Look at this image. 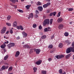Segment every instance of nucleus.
<instances>
[{"mask_svg": "<svg viewBox=\"0 0 74 74\" xmlns=\"http://www.w3.org/2000/svg\"><path fill=\"white\" fill-rule=\"evenodd\" d=\"M49 19H46L44 21V22L43 23V26H46V25H49Z\"/></svg>", "mask_w": 74, "mask_h": 74, "instance_id": "f257e3e1", "label": "nucleus"}, {"mask_svg": "<svg viewBox=\"0 0 74 74\" xmlns=\"http://www.w3.org/2000/svg\"><path fill=\"white\" fill-rule=\"evenodd\" d=\"M8 66H5L4 65H3L2 66V68L1 69V71H3V70H6V69H7L8 68Z\"/></svg>", "mask_w": 74, "mask_h": 74, "instance_id": "f03ea898", "label": "nucleus"}, {"mask_svg": "<svg viewBox=\"0 0 74 74\" xmlns=\"http://www.w3.org/2000/svg\"><path fill=\"white\" fill-rule=\"evenodd\" d=\"M6 30H7V29L6 28V27H4L3 29L1 30V33L2 34H3L5 32V31H6Z\"/></svg>", "mask_w": 74, "mask_h": 74, "instance_id": "7ed1b4c3", "label": "nucleus"}, {"mask_svg": "<svg viewBox=\"0 0 74 74\" xmlns=\"http://www.w3.org/2000/svg\"><path fill=\"white\" fill-rule=\"evenodd\" d=\"M51 4V3L50 2H49L47 3V4H45L44 5H43V7L44 8H47L48 7V5H50Z\"/></svg>", "mask_w": 74, "mask_h": 74, "instance_id": "20e7f679", "label": "nucleus"}, {"mask_svg": "<svg viewBox=\"0 0 74 74\" xmlns=\"http://www.w3.org/2000/svg\"><path fill=\"white\" fill-rule=\"evenodd\" d=\"M34 51H35V52L36 51V53L37 55H38V54L40 53V49H34Z\"/></svg>", "mask_w": 74, "mask_h": 74, "instance_id": "39448f33", "label": "nucleus"}, {"mask_svg": "<svg viewBox=\"0 0 74 74\" xmlns=\"http://www.w3.org/2000/svg\"><path fill=\"white\" fill-rule=\"evenodd\" d=\"M64 57V56L63 55H59L58 56H56V58L58 59H61L63 58Z\"/></svg>", "mask_w": 74, "mask_h": 74, "instance_id": "423d86ee", "label": "nucleus"}, {"mask_svg": "<svg viewBox=\"0 0 74 74\" xmlns=\"http://www.w3.org/2000/svg\"><path fill=\"white\" fill-rule=\"evenodd\" d=\"M71 47L68 48L67 50H66V53H69L71 52Z\"/></svg>", "mask_w": 74, "mask_h": 74, "instance_id": "0eeeda50", "label": "nucleus"}, {"mask_svg": "<svg viewBox=\"0 0 74 74\" xmlns=\"http://www.w3.org/2000/svg\"><path fill=\"white\" fill-rule=\"evenodd\" d=\"M42 62V60H39L36 62V64L37 65H40Z\"/></svg>", "mask_w": 74, "mask_h": 74, "instance_id": "6e6552de", "label": "nucleus"}, {"mask_svg": "<svg viewBox=\"0 0 74 74\" xmlns=\"http://www.w3.org/2000/svg\"><path fill=\"white\" fill-rule=\"evenodd\" d=\"M24 48H30V47L27 45H25L23 46Z\"/></svg>", "mask_w": 74, "mask_h": 74, "instance_id": "1a4fd4ad", "label": "nucleus"}, {"mask_svg": "<svg viewBox=\"0 0 74 74\" xmlns=\"http://www.w3.org/2000/svg\"><path fill=\"white\" fill-rule=\"evenodd\" d=\"M38 9L40 11H42L43 10V8L42 6H39L38 7Z\"/></svg>", "mask_w": 74, "mask_h": 74, "instance_id": "9d476101", "label": "nucleus"}, {"mask_svg": "<svg viewBox=\"0 0 74 74\" xmlns=\"http://www.w3.org/2000/svg\"><path fill=\"white\" fill-rule=\"evenodd\" d=\"M17 29H21V30H23V28L22 26H19L17 27Z\"/></svg>", "mask_w": 74, "mask_h": 74, "instance_id": "9b49d317", "label": "nucleus"}, {"mask_svg": "<svg viewBox=\"0 0 74 74\" xmlns=\"http://www.w3.org/2000/svg\"><path fill=\"white\" fill-rule=\"evenodd\" d=\"M63 21V18H59L57 20V22L58 23H60Z\"/></svg>", "mask_w": 74, "mask_h": 74, "instance_id": "f8f14e48", "label": "nucleus"}, {"mask_svg": "<svg viewBox=\"0 0 74 74\" xmlns=\"http://www.w3.org/2000/svg\"><path fill=\"white\" fill-rule=\"evenodd\" d=\"M13 27H16L17 26V22L15 21H14L13 24Z\"/></svg>", "mask_w": 74, "mask_h": 74, "instance_id": "ddd939ff", "label": "nucleus"}, {"mask_svg": "<svg viewBox=\"0 0 74 74\" xmlns=\"http://www.w3.org/2000/svg\"><path fill=\"white\" fill-rule=\"evenodd\" d=\"M63 27V25L62 24H60L58 26V29H62Z\"/></svg>", "mask_w": 74, "mask_h": 74, "instance_id": "4468645a", "label": "nucleus"}, {"mask_svg": "<svg viewBox=\"0 0 74 74\" xmlns=\"http://www.w3.org/2000/svg\"><path fill=\"white\" fill-rule=\"evenodd\" d=\"M20 54V52L19 51H17L16 53V54L15 55V57H18L19 55V54Z\"/></svg>", "mask_w": 74, "mask_h": 74, "instance_id": "2eb2a0df", "label": "nucleus"}, {"mask_svg": "<svg viewBox=\"0 0 74 74\" xmlns=\"http://www.w3.org/2000/svg\"><path fill=\"white\" fill-rule=\"evenodd\" d=\"M22 34L23 36V37H27V34L25 33V32H23L22 33Z\"/></svg>", "mask_w": 74, "mask_h": 74, "instance_id": "dca6fc26", "label": "nucleus"}, {"mask_svg": "<svg viewBox=\"0 0 74 74\" xmlns=\"http://www.w3.org/2000/svg\"><path fill=\"white\" fill-rule=\"evenodd\" d=\"M5 47H6V45L5 44H3V45L1 46V48L2 49H4V48H5Z\"/></svg>", "mask_w": 74, "mask_h": 74, "instance_id": "f3484780", "label": "nucleus"}, {"mask_svg": "<svg viewBox=\"0 0 74 74\" xmlns=\"http://www.w3.org/2000/svg\"><path fill=\"white\" fill-rule=\"evenodd\" d=\"M15 45V43H11L9 45V47L10 48L11 47H14Z\"/></svg>", "mask_w": 74, "mask_h": 74, "instance_id": "a211bd4d", "label": "nucleus"}, {"mask_svg": "<svg viewBox=\"0 0 74 74\" xmlns=\"http://www.w3.org/2000/svg\"><path fill=\"white\" fill-rule=\"evenodd\" d=\"M9 56H8V55H6L4 58V60H6L7 59H8V57Z\"/></svg>", "mask_w": 74, "mask_h": 74, "instance_id": "6ab92c4d", "label": "nucleus"}, {"mask_svg": "<svg viewBox=\"0 0 74 74\" xmlns=\"http://www.w3.org/2000/svg\"><path fill=\"white\" fill-rule=\"evenodd\" d=\"M47 37V36L45 35H42L41 37V38L42 39H45V38H46Z\"/></svg>", "mask_w": 74, "mask_h": 74, "instance_id": "aec40b11", "label": "nucleus"}, {"mask_svg": "<svg viewBox=\"0 0 74 74\" xmlns=\"http://www.w3.org/2000/svg\"><path fill=\"white\" fill-rule=\"evenodd\" d=\"M71 54H69L67 55L66 56V59H68L69 58V57L71 56Z\"/></svg>", "mask_w": 74, "mask_h": 74, "instance_id": "412c9836", "label": "nucleus"}, {"mask_svg": "<svg viewBox=\"0 0 74 74\" xmlns=\"http://www.w3.org/2000/svg\"><path fill=\"white\" fill-rule=\"evenodd\" d=\"M31 6V5H28L27 6H26L25 7L27 9H29L30 8V7Z\"/></svg>", "mask_w": 74, "mask_h": 74, "instance_id": "4be33fe9", "label": "nucleus"}, {"mask_svg": "<svg viewBox=\"0 0 74 74\" xmlns=\"http://www.w3.org/2000/svg\"><path fill=\"white\" fill-rule=\"evenodd\" d=\"M60 74H63V71L62 69H60L59 71Z\"/></svg>", "mask_w": 74, "mask_h": 74, "instance_id": "5701e85b", "label": "nucleus"}, {"mask_svg": "<svg viewBox=\"0 0 74 74\" xmlns=\"http://www.w3.org/2000/svg\"><path fill=\"white\" fill-rule=\"evenodd\" d=\"M36 5H42L41 3L38 1L37 2V3H36Z\"/></svg>", "mask_w": 74, "mask_h": 74, "instance_id": "b1692460", "label": "nucleus"}, {"mask_svg": "<svg viewBox=\"0 0 74 74\" xmlns=\"http://www.w3.org/2000/svg\"><path fill=\"white\" fill-rule=\"evenodd\" d=\"M11 18V16L10 15L8 16L7 18V20H8V21H9V20H10Z\"/></svg>", "mask_w": 74, "mask_h": 74, "instance_id": "393cba45", "label": "nucleus"}, {"mask_svg": "<svg viewBox=\"0 0 74 74\" xmlns=\"http://www.w3.org/2000/svg\"><path fill=\"white\" fill-rule=\"evenodd\" d=\"M34 16V15H33V14L32 13H31L29 14V17L30 18H33V16Z\"/></svg>", "mask_w": 74, "mask_h": 74, "instance_id": "a878e982", "label": "nucleus"}, {"mask_svg": "<svg viewBox=\"0 0 74 74\" xmlns=\"http://www.w3.org/2000/svg\"><path fill=\"white\" fill-rule=\"evenodd\" d=\"M64 36H66V37H67L68 36H69V33L67 32H65L64 33Z\"/></svg>", "mask_w": 74, "mask_h": 74, "instance_id": "bb28decb", "label": "nucleus"}, {"mask_svg": "<svg viewBox=\"0 0 74 74\" xmlns=\"http://www.w3.org/2000/svg\"><path fill=\"white\" fill-rule=\"evenodd\" d=\"M62 47H63V44L62 43H60L59 45V47L60 48H62Z\"/></svg>", "mask_w": 74, "mask_h": 74, "instance_id": "cd10ccee", "label": "nucleus"}, {"mask_svg": "<svg viewBox=\"0 0 74 74\" xmlns=\"http://www.w3.org/2000/svg\"><path fill=\"white\" fill-rule=\"evenodd\" d=\"M53 45H49V46H48V48H50V49H51V48H53Z\"/></svg>", "mask_w": 74, "mask_h": 74, "instance_id": "c85d7f7f", "label": "nucleus"}, {"mask_svg": "<svg viewBox=\"0 0 74 74\" xmlns=\"http://www.w3.org/2000/svg\"><path fill=\"white\" fill-rule=\"evenodd\" d=\"M52 22H53V19L51 18L50 20V25H52Z\"/></svg>", "mask_w": 74, "mask_h": 74, "instance_id": "c756f323", "label": "nucleus"}, {"mask_svg": "<svg viewBox=\"0 0 74 74\" xmlns=\"http://www.w3.org/2000/svg\"><path fill=\"white\" fill-rule=\"evenodd\" d=\"M41 73L42 74H46L47 73V71H42Z\"/></svg>", "mask_w": 74, "mask_h": 74, "instance_id": "7c9ffc66", "label": "nucleus"}, {"mask_svg": "<svg viewBox=\"0 0 74 74\" xmlns=\"http://www.w3.org/2000/svg\"><path fill=\"white\" fill-rule=\"evenodd\" d=\"M12 70V67L11 66L8 69V71H11Z\"/></svg>", "mask_w": 74, "mask_h": 74, "instance_id": "2f4dec72", "label": "nucleus"}, {"mask_svg": "<svg viewBox=\"0 0 74 74\" xmlns=\"http://www.w3.org/2000/svg\"><path fill=\"white\" fill-rule=\"evenodd\" d=\"M6 25H7V26H11V23H6Z\"/></svg>", "mask_w": 74, "mask_h": 74, "instance_id": "473e14b6", "label": "nucleus"}, {"mask_svg": "<svg viewBox=\"0 0 74 74\" xmlns=\"http://www.w3.org/2000/svg\"><path fill=\"white\" fill-rule=\"evenodd\" d=\"M11 2L13 3H14L15 4V0H9Z\"/></svg>", "mask_w": 74, "mask_h": 74, "instance_id": "72a5a7b5", "label": "nucleus"}, {"mask_svg": "<svg viewBox=\"0 0 74 74\" xmlns=\"http://www.w3.org/2000/svg\"><path fill=\"white\" fill-rule=\"evenodd\" d=\"M44 30L45 32H48L49 31V30H48V29L47 28H45L44 29Z\"/></svg>", "mask_w": 74, "mask_h": 74, "instance_id": "f704fd0d", "label": "nucleus"}, {"mask_svg": "<svg viewBox=\"0 0 74 74\" xmlns=\"http://www.w3.org/2000/svg\"><path fill=\"white\" fill-rule=\"evenodd\" d=\"M52 13L53 15V16H55V15H56V12H52Z\"/></svg>", "mask_w": 74, "mask_h": 74, "instance_id": "c9c22d12", "label": "nucleus"}, {"mask_svg": "<svg viewBox=\"0 0 74 74\" xmlns=\"http://www.w3.org/2000/svg\"><path fill=\"white\" fill-rule=\"evenodd\" d=\"M71 51L72 52H74V48L73 47H71Z\"/></svg>", "mask_w": 74, "mask_h": 74, "instance_id": "e433bc0d", "label": "nucleus"}, {"mask_svg": "<svg viewBox=\"0 0 74 74\" xmlns=\"http://www.w3.org/2000/svg\"><path fill=\"white\" fill-rule=\"evenodd\" d=\"M33 52V49H32L29 52V53L30 54L31 53H32Z\"/></svg>", "mask_w": 74, "mask_h": 74, "instance_id": "4c0bfd02", "label": "nucleus"}, {"mask_svg": "<svg viewBox=\"0 0 74 74\" xmlns=\"http://www.w3.org/2000/svg\"><path fill=\"white\" fill-rule=\"evenodd\" d=\"M65 42H66V43H68L69 44H70V42L69 40H67L65 41Z\"/></svg>", "mask_w": 74, "mask_h": 74, "instance_id": "58836bf2", "label": "nucleus"}, {"mask_svg": "<svg viewBox=\"0 0 74 74\" xmlns=\"http://www.w3.org/2000/svg\"><path fill=\"white\" fill-rule=\"evenodd\" d=\"M73 10V8H69L68 9V11H72Z\"/></svg>", "mask_w": 74, "mask_h": 74, "instance_id": "ea45409f", "label": "nucleus"}, {"mask_svg": "<svg viewBox=\"0 0 74 74\" xmlns=\"http://www.w3.org/2000/svg\"><path fill=\"white\" fill-rule=\"evenodd\" d=\"M18 11H19V12H21L23 13V11L22 10H18Z\"/></svg>", "mask_w": 74, "mask_h": 74, "instance_id": "a19ab883", "label": "nucleus"}, {"mask_svg": "<svg viewBox=\"0 0 74 74\" xmlns=\"http://www.w3.org/2000/svg\"><path fill=\"white\" fill-rule=\"evenodd\" d=\"M33 26L34 28H36V26H37V25H36V24H34Z\"/></svg>", "mask_w": 74, "mask_h": 74, "instance_id": "79ce46f5", "label": "nucleus"}, {"mask_svg": "<svg viewBox=\"0 0 74 74\" xmlns=\"http://www.w3.org/2000/svg\"><path fill=\"white\" fill-rule=\"evenodd\" d=\"M61 14V12H59L58 13V17H59V16H60V14Z\"/></svg>", "mask_w": 74, "mask_h": 74, "instance_id": "37998d69", "label": "nucleus"}, {"mask_svg": "<svg viewBox=\"0 0 74 74\" xmlns=\"http://www.w3.org/2000/svg\"><path fill=\"white\" fill-rule=\"evenodd\" d=\"M33 70L35 73V72L36 71V70H37V68H36V67H34L33 68Z\"/></svg>", "mask_w": 74, "mask_h": 74, "instance_id": "c03bdc74", "label": "nucleus"}, {"mask_svg": "<svg viewBox=\"0 0 74 74\" xmlns=\"http://www.w3.org/2000/svg\"><path fill=\"white\" fill-rule=\"evenodd\" d=\"M11 5H12L13 7H14V8H17L16 6H15V5H14L12 4H11Z\"/></svg>", "mask_w": 74, "mask_h": 74, "instance_id": "a18cd8bd", "label": "nucleus"}, {"mask_svg": "<svg viewBox=\"0 0 74 74\" xmlns=\"http://www.w3.org/2000/svg\"><path fill=\"white\" fill-rule=\"evenodd\" d=\"M36 14H39V12H38V10H36Z\"/></svg>", "mask_w": 74, "mask_h": 74, "instance_id": "49530a36", "label": "nucleus"}, {"mask_svg": "<svg viewBox=\"0 0 74 74\" xmlns=\"http://www.w3.org/2000/svg\"><path fill=\"white\" fill-rule=\"evenodd\" d=\"M48 60L49 61H51V60H52V58H49L48 59Z\"/></svg>", "mask_w": 74, "mask_h": 74, "instance_id": "de8ad7c7", "label": "nucleus"}, {"mask_svg": "<svg viewBox=\"0 0 74 74\" xmlns=\"http://www.w3.org/2000/svg\"><path fill=\"white\" fill-rule=\"evenodd\" d=\"M53 15V13L51 12L50 14V16H52Z\"/></svg>", "mask_w": 74, "mask_h": 74, "instance_id": "09e8293b", "label": "nucleus"}, {"mask_svg": "<svg viewBox=\"0 0 74 74\" xmlns=\"http://www.w3.org/2000/svg\"><path fill=\"white\" fill-rule=\"evenodd\" d=\"M39 29H41L42 28V26L41 25H40L39 27Z\"/></svg>", "mask_w": 74, "mask_h": 74, "instance_id": "8fccbe9b", "label": "nucleus"}, {"mask_svg": "<svg viewBox=\"0 0 74 74\" xmlns=\"http://www.w3.org/2000/svg\"><path fill=\"white\" fill-rule=\"evenodd\" d=\"M10 32L11 34H12V33H13V31H12V30L11 29Z\"/></svg>", "mask_w": 74, "mask_h": 74, "instance_id": "3c124183", "label": "nucleus"}, {"mask_svg": "<svg viewBox=\"0 0 74 74\" xmlns=\"http://www.w3.org/2000/svg\"><path fill=\"white\" fill-rule=\"evenodd\" d=\"M46 12L47 13H50V10H48L46 11Z\"/></svg>", "mask_w": 74, "mask_h": 74, "instance_id": "603ef678", "label": "nucleus"}, {"mask_svg": "<svg viewBox=\"0 0 74 74\" xmlns=\"http://www.w3.org/2000/svg\"><path fill=\"white\" fill-rule=\"evenodd\" d=\"M19 39H20V37L19 36H18L16 38V40H19Z\"/></svg>", "mask_w": 74, "mask_h": 74, "instance_id": "864d4df0", "label": "nucleus"}, {"mask_svg": "<svg viewBox=\"0 0 74 74\" xmlns=\"http://www.w3.org/2000/svg\"><path fill=\"white\" fill-rule=\"evenodd\" d=\"M72 46L73 47H74V42L72 43Z\"/></svg>", "mask_w": 74, "mask_h": 74, "instance_id": "5fc2aeb1", "label": "nucleus"}, {"mask_svg": "<svg viewBox=\"0 0 74 74\" xmlns=\"http://www.w3.org/2000/svg\"><path fill=\"white\" fill-rule=\"evenodd\" d=\"M50 52L51 53H53L54 52H53V51H50Z\"/></svg>", "mask_w": 74, "mask_h": 74, "instance_id": "6e6d98bb", "label": "nucleus"}, {"mask_svg": "<svg viewBox=\"0 0 74 74\" xmlns=\"http://www.w3.org/2000/svg\"><path fill=\"white\" fill-rule=\"evenodd\" d=\"M35 17L36 18H38V15L37 14L35 15Z\"/></svg>", "mask_w": 74, "mask_h": 74, "instance_id": "4d7b16f0", "label": "nucleus"}, {"mask_svg": "<svg viewBox=\"0 0 74 74\" xmlns=\"http://www.w3.org/2000/svg\"><path fill=\"white\" fill-rule=\"evenodd\" d=\"M5 65H8V63H7V62H5Z\"/></svg>", "mask_w": 74, "mask_h": 74, "instance_id": "13d9d810", "label": "nucleus"}, {"mask_svg": "<svg viewBox=\"0 0 74 74\" xmlns=\"http://www.w3.org/2000/svg\"><path fill=\"white\" fill-rule=\"evenodd\" d=\"M9 33V31H8L7 32H6V34H8Z\"/></svg>", "mask_w": 74, "mask_h": 74, "instance_id": "bf43d9fd", "label": "nucleus"}, {"mask_svg": "<svg viewBox=\"0 0 74 74\" xmlns=\"http://www.w3.org/2000/svg\"><path fill=\"white\" fill-rule=\"evenodd\" d=\"M8 38H9V37H7V36H6V39H8Z\"/></svg>", "mask_w": 74, "mask_h": 74, "instance_id": "052dcab7", "label": "nucleus"}, {"mask_svg": "<svg viewBox=\"0 0 74 74\" xmlns=\"http://www.w3.org/2000/svg\"><path fill=\"white\" fill-rule=\"evenodd\" d=\"M31 3H32V4H33V3H34V2L31 1Z\"/></svg>", "mask_w": 74, "mask_h": 74, "instance_id": "680f3d73", "label": "nucleus"}, {"mask_svg": "<svg viewBox=\"0 0 74 74\" xmlns=\"http://www.w3.org/2000/svg\"><path fill=\"white\" fill-rule=\"evenodd\" d=\"M62 74H66V72H64V73H62Z\"/></svg>", "mask_w": 74, "mask_h": 74, "instance_id": "e2e57ef3", "label": "nucleus"}, {"mask_svg": "<svg viewBox=\"0 0 74 74\" xmlns=\"http://www.w3.org/2000/svg\"><path fill=\"white\" fill-rule=\"evenodd\" d=\"M48 30H49V29H50V27H48V28H47Z\"/></svg>", "mask_w": 74, "mask_h": 74, "instance_id": "0e129e2a", "label": "nucleus"}, {"mask_svg": "<svg viewBox=\"0 0 74 74\" xmlns=\"http://www.w3.org/2000/svg\"><path fill=\"white\" fill-rule=\"evenodd\" d=\"M51 1V0H47V1L48 2H50V1Z\"/></svg>", "mask_w": 74, "mask_h": 74, "instance_id": "69168bd1", "label": "nucleus"}, {"mask_svg": "<svg viewBox=\"0 0 74 74\" xmlns=\"http://www.w3.org/2000/svg\"><path fill=\"white\" fill-rule=\"evenodd\" d=\"M6 43H7V44L8 43V41H7L6 42Z\"/></svg>", "mask_w": 74, "mask_h": 74, "instance_id": "338daca9", "label": "nucleus"}, {"mask_svg": "<svg viewBox=\"0 0 74 74\" xmlns=\"http://www.w3.org/2000/svg\"><path fill=\"white\" fill-rule=\"evenodd\" d=\"M22 44H25V42H22Z\"/></svg>", "mask_w": 74, "mask_h": 74, "instance_id": "774afa93", "label": "nucleus"}]
</instances>
